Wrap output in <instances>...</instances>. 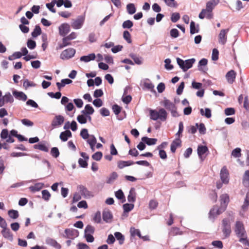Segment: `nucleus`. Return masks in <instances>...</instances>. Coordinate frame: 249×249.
I'll list each match as a JSON object with an SVG mask.
<instances>
[{"label": "nucleus", "mask_w": 249, "mask_h": 249, "mask_svg": "<svg viewBox=\"0 0 249 249\" xmlns=\"http://www.w3.org/2000/svg\"><path fill=\"white\" fill-rule=\"evenodd\" d=\"M56 0H53L50 3H46V6L47 8L52 12L55 13L56 12L55 9L53 8L55 4Z\"/></svg>", "instance_id": "43"}, {"label": "nucleus", "mask_w": 249, "mask_h": 249, "mask_svg": "<svg viewBox=\"0 0 249 249\" xmlns=\"http://www.w3.org/2000/svg\"><path fill=\"white\" fill-rule=\"evenodd\" d=\"M8 216L13 219H16L19 217V213L17 210L11 209L7 212Z\"/></svg>", "instance_id": "33"}, {"label": "nucleus", "mask_w": 249, "mask_h": 249, "mask_svg": "<svg viewBox=\"0 0 249 249\" xmlns=\"http://www.w3.org/2000/svg\"><path fill=\"white\" fill-rule=\"evenodd\" d=\"M144 87L148 90H149L151 92L156 93V91L154 89V85L149 81V79H147L146 81H145L143 83Z\"/></svg>", "instance_id": "30"}, {"label": "nucleus", "mask_w": 249, "mask_h": 249, "mask_svg": "<svg viewBox=\"0 0 249 249\" xmlns=\"http://www.w3.org/2000/svg\"><path fill=\"white\" fill-rule=\"evenodd\" d=\"M13 94L16 99L19 100L25 101L27 99L26 95L22 91H18L15 90L13 91Z\"/></svg>", "instance_id": "18"}, {"label": "nucleus", "mask_w": 249, "mask_h": 249, "mask_svg": "<svg viewBox=\"0 0 249 249\" xmlns=\"http://www.w3.org/2000/svg\"><path fill=\"white\" fill-rule=\"evenodd\" d=\"M115 238L119 241V243L120 245H122L124 243V236L120 232H115L114 233Z\"/></svg>", "instance_id": "35"}, {"label": "nucleus", "mask_w": 249, "mask_h": 249, "mask_svg": "<svg viewBox=\"0 0 249 249\" xmlns=\"http://www.w3.org/2000/svg\"><path fill=\"white\" fill-rule=\"evenodd\" d=\"M118 177L117 173L115 172H113L107 178L106 182L107 184H111Z\"/></svg>", "instance_id": "31"}, {"label": "nucleus", "mask_w": 249, "mask_h": 249, "mask_svg": "<svg viewBox=\"0 0 249 249\" xmlns=\"http://www.w3.org/2000/svg\"><path fill=\"white\" fill-rule=\"evenodd\" d=\"M89 138V139H88L87 142L89 144V145L96 144L97 142V140L94 135H90Z\"/></svg>", "instance_id": "59"}, {"label": "nucleus", "mask_w": 249, "mask_h": 249, "mask_svg": "<svg viewBox=\"0 0 249 249\" xmlns=\"http://www.w3.org/2000/svg\"><path fill=\"white\" fill-rule=\"evenodd\" d=\"M249 207V195L247 194L246 195V197L244 199L243 204L241 207V210L239 212V214L241 216H244V213L246 212Z\"/></svg>", "instance_id": "13"}, {"label": "nucleus", "mask_w": 249, "mask_h": 249, "mask_svg": "<svg viewBox=\"0 0 249 249\" xmlns=\"http://www.w3.org/2000/svg\"><path fill=\"white\" fill-rule=\"evenodd\" d=\"M134 205L132 203H125L123 205V209L124 213H128L134 208Z\"/></svg>", "instance_id": "41"}, {"label": "nucleus", "mask_w": 249, "mask_h": 249, "mask_svg": "<svg viewBox=\"0 0 249 249\" xmlns=\"http://www.w3.org/2000/svg\"><path fill=\"white\" fill-rule=\"evenodd\" d=\"M123 37L128 43H131L132 42L131 39V35L128 31H124L123 33Z\"/></svg>", "instance_id": "48"}, {"label": "nucleus", "mask_w": 249, "mask_h": 249, "mask_svg": "<svg viewBox=\"0 0 249 249\" xmlns=\"http://www.w3.org/2000/svg\"><path fill=\"white\" fill-rule=\"evenodd\" d=\"M234 231L238 238L246 236L247 235L244 224L242 222L240 221L236 222Z\"/></svg>", "instance_id": "3"}, {"label": "nucleus", "mask_w": 249, "mask_h": 249, "mask_svg": "<svg viewBox=\"0 0 249 249\" xmlns=\"http://www.w3.org/2000/svg\"><path fill=\"white\" fill-rule=\"evenodd\" d=\"M5 103H12L14 102V98L10 92H7L2 96Z\"/></svg>", "instance_id": "40"}, {"label": "nucleus", "mask_w": 249, "mask_h": 249, "mask_svg": "<svg viewBox=\"0 0 249 249\" xmlns=\"http://www.w3.org/2000/svg\"><path fill=\"white\" fill-rule=\"evenodd\" d=\"M162 103L163 106L169 111L172 110L176 107L175 104L168 99H164Z\"/></svg>", "instance_id": "26"}, {"label": "nucleus", "mask_w": 249, "mask_h": 249, "mask_svg": "<svg viewBox=\"0 0 249 249\" xmlns=\"http://www.w3.org/2000/svg\"><path fill=\"white\" fill-rule=\"evenodd\" d=\"M171 60L169 58H167L164 60L165 68L168 70H171L173 69V66L171 64Z\"/></svg>", "instance_id": "62"}, {"label": "nucleus", "mask_w": 249, "mask_h": 249, "mask_svg": "<svg viewBox=\"0 0 249 249\" xmlns=\"http://www.w3.org/2000/svg\"><path fill=\"white\" fill-rule=\"evenodd\" d=\"M130 232L131 236H138L139 238H141V234L140 231L139 229H136L134 227H131L130 229Z\"/></svg>", "instance_id": "44"}, {"label": "nucleus", "mask_w": 249, "mask_h": 249, "mask_svg": "<svg viewBox=\"0 0 249 249\" xmlns=\"http://www.w3.org/2000/svg\"><path fill=\"white\" fill-rule=\"evenodd\" d=\"M93 221L97 223H100L101 222V215L100 211H97L94 214L93 218Z\"/></svg>", "instance_id": "52"}, {"label": "nucleus", "mask_w": 249, "mask_h": 249, "mask_svg": "<svg viewBox=\"0 0 249 249\" xmlns=\"http://www.w3.org/2000/svg\"><path fill=\"white\" fill-rule=\"evenodd\" d=\"M27 45L28 48H29L31 50H33L35 49L36 47V42L35 41L31 39H29L27 41Z\"/></svg>", "instance_id": "55"}, {"label": "nucleus", "mask_w": 249, "mask_h": 249, "mask_svg": "<svg viewBox=\"0 0 249 249\" xmlns=\"http://www.w3.org/2000/svg\"><path fill=\"white\" fill-rule=\"evenodd\" d=\"M220 0H211L206 4V9L208 11H212L213 8L219 2Z\"/></svg>", "instance_id": "23"}, {"label": "nucleus", "mask_w": 249, "mask_h": 249, "mask_svg": "<svg viewBox=\"0 0 249 249\" xmlns=\"http://www.w3.org/2000/svg\"><path fill=\"white\" fill-rule=\"evenodd\" d=\"M180 18L179 13H173L171 15V20L173 23H176L179 19Z\"/></svg>", "instance_id": "53"}, {"label": "nucleus", "mask_w": 249, "mask_h": 249, "mask_svg": "<svg viewBox=\"0 0 249 249\" xmlns=\"http://www.w3.org/2000/svg\"><path fill=\"white\" fill-rule=\"evenodd\" d=\"M221 205L225 207H227L228 204L229 202V196L228 194H222L220 196Z\"/></svg>", "instance_id": "28"}, {"label": "nucleus", "mask_w": 249, "mask_h": 249, "mask_svg": "<svg viewBox=\"0 0 249 249\" xmlns=\"http://www.w3.org/2000/svg\"><path fill=\"white\" fill-rule=\"evenodd\" d=\"M150 119L157 121L159 119L161 121L164 122L167 118V112L164 108H160L159 110L155 109H149Z\"/></svg>", "instance_id": "1"}, {"label": "nucleus", "mask_w": 249, "mask_h": 249, "mask_svg": "<svg viewBox=\"0 0 249 249\" xmlns=\"http://www.w3.org/2000/svg\"><path fill=\"white\" fill-rule=\"evenodd\" d=\"M112 109L114 114L118 115L120 113L122 107L118 105L115 104L113 105Z\"/></svg>", "instance_id": "64"}, {"label": "nucleus", "mask_w": 249, "mask_h": 249, "mask_svg": "<svg viewBox=\"0 0 249 249\" xmlns=\"http://www.w3.org/2000/svg\"><path fill=\"white\" fill-rule=\"evenodd\" d=\"M219 56V51L217 49H213V50L212 54V59L213 61H216L218 59Z\"/></svg>", "instance_id": "56"}, {"label": "nucleus", "mask_w": 249, "mask_h": 249, "mask_svg": "<svg viewBox=\"0 0 249 249\" xmlns=\"http://www.w3.org/2000/svg\"><path fill=\"white\" fill-rule=\"evenodd\" d=\"M241 151L240 148H236L232 151L231 155L235 158H239L241 156Z\"/></svg>", "instance_id": "61"}, {"label": "nucleus", "mask_w": 249, "mask_h": 249, "mask_svg": "<svg viewBox=\"0 0 249 249\" xmlns=\"http://www.w3.org/2000/svg\"><path fill=\"white\" fill-rule=\"evenodd\" d=\"M75 50L73 48H68L64 50L60 54L62 59H69L72 58L75 53Z\"/></svg>", "instance_id": "7"}, {"label": "nucleus", "mask_w": 249, "mask_h": 249, "mask_svg": "<svg viewBox=\"0 0 249 249\" xmlns=\"http://www.w3.org/2000/svg\"><path fill=\"white\" fill-rule=\"evenodd\" d=\"M199 32V25L198 24L196 25V24L194 21H191L190 22V34L193 35L195 33H197Z\"/></svg>", "instance_id": "34"}, {"label": "nucleus", "mask_w": 249, "mask_h": 249, "mask_svg": "<svg viewBox=\"0 0 249 249\" xmlns=\"http://www.w3.org/2000/svg\"><path fill=\"white\" fill-rule=\"evenodd\" d=\"M115 196L119 200H121L123 203L125 201V198L123 191L121 189L118 190L115 192Z\"/></svg>", "instance_id": "38"}, {"label": "nucleus", "mask_w": 249, "mask_h": 249, "mask_svg": "<svg viewBox=\"0 0 249 249\" xmlns=\"http://www.w3.org/2000/svg\"><path fill=\"white\" fill-rule=\"evenodd\" d=\"M195 61L196 59L195 58H191L185 61L178 57L177 58L178 64L183 71H186L188 69L192 68Z\"/></svg>", "instance_id": "2"}, {"label": "nucleus", "mask_w": 249, "mask_h": 249, "mask_svg": "<svg viewBox=\"0 0 249 249\" xmlns=\"http://www.w3.org/2000/svg\"><path fill=\"white\" fill-rule=\"evenodd\" d=\"M220 178L223 183L227 184L229 181V172L225 166L222 167L220 171Z\"/></svg>", "instance_id": "10"}, {"label": "nucleus", "mask_w": 249, "mask_h": 249, "mask_svg": "<svg viewBox=\"0 0 249 249\" xmlns=\"http://www.w3.org/2000/svg\"><path fill=\"white\" fill-rule=\"evenodd\" d=\"M229 29H222L220 31L218 35V42L222 45H224L227 41L226 34L229 32Z\"/></svg>", "instance_id": "11"}, {"label": "nucleus", "mask_w": 249, "mask_h": 249, "mask_svg": "<svg viewBox=\"0 0 249 249\" xmlns=\"http://www.w3.org/2000/svg\"><path fill=\"white\" fill-rule=\"evenodd\" d=\"M208 63V60L206 58L201 59L198 62V70L202 72L206 73L208 68L205 67Z\"/></svg>", "instance_id": "16"}, {"label": "nucleus", "mask_w": 249, "mask_h": 249, "mask_svg": "<svg viewBox=\"0 0 249 249\" xmlns=\"http://www.w3.org/2000/svg\"><path fill=\"white\" fill-rule=\"evenodd\" d=\"M181 144V141L179 138L175 139L171 144V151L172 153L176 152L178 147L180 146Z\"/></svg>", "instance_id": "22"}, {"label": "nucleus", "mask_w": 249, "mask_h": 249, "mask_svg": "<svg viewBox=\"0 0 249 249\" xmlns=\"http://www.w3.org/2000/svg\"><path fill=\"white\" fill-rule=\"evenodd\" d=\"M1 233L4 238L9 240L11 242L13 240V235L9 229L7 228L4 230H2L1 231Z\"/></svg>", "instance_id": "17"}, {"label": "nucleus", "mask_w": 249, "mask_h": 249, "mask_svg": "<svg viewBox=\"0 0 249 249\" xmlns=\"http://www.w3.org/2000/svg\"><path fill=\"white\" fill-rule=\"evenodd\" d=\"M184 126L182 122H180L178 124V132L176 134V136H177V138H179L182 136V133L183 131Z\"/></svg>", "instance_id": "45"}, {"label": "nucleus", "mask_w": 249, "mask_h": 249, "mask_svg": "<svg viewBox=\"0 0 249 249\" xmlns=\"http://www.w3.org/2000/svg\"><path fill=\"white\" fill-rule=\"evenodd\" d=\"M136 193L134 188H131L129 191L128 196H127V200L129 203H134L136 201Z\"/></svg>", "instance_id": "19"}, {"label": "nucleus", "mask_w": 249, "mask_h": 249, "mask_svg": "<svg viewBox=\"0 0 249 249\" xmlns=\"http://www.w3.org/2000/svg\"><path fill=\"white\" fill-rule=\"evenodd\" d=\"M64 232L65 233V237L67 238L73 239L79 235V231L75 229H65Z\"/></svg>", "instance_id": "8"}, {"label": "nucleus", "mask_w": 249, "mask_h": 249, "mask_svg": "<svg viewBox=\"0 0 249 249\" xmlns=\"http://www.w3.org/2000/svg\"><path fill=\"white\" fill-rule=\"evenodd\" d=\"M96 56L95 53H91L87 55L82 56L80 58V60L85 63H88L91 60L95 59Z\"/></svg>", "instance_id": "25"}, {"label": "nucleus", "mask_w": 249, "mask_h": 249, "mask_svg": "<svg viewBox=\"0 0 249 249\" xmlns=\"http://www.w3.org/2000/svg\"><path fill=\"white\" fill-rule=\"evenodd\" d=\"M102 156L103 154L101 152H96L92 155V158L96 161H99L102 159Z\"/></svg>", "instance_id": "63"}, {"label": "nucleus", "mask_w": 249, "mask_h": 249, "mask_svg": "<svg viewBox=\"0 0 249 249\" xmlns=\"http://www.w3.org/2000/svg\"><path fill=\"white\" fill-rule=\"evenodd\" d=\"M95 231V229L94 227L92 226L91 225H87L84 231V234H93L94 233Z\"/></svg>", "instance_id": "46"}, {"label": "nucleus", "mask_w": 249, "mask_h": 249, "mask_svg": "<svg viewBox=\"0 0 249 249\" xmlns=\"http://www.w3.org/2000/svg\"><path fill=\"white\" fill-rule=\"evenodd\" d=\"M197 151L199 158L203 160L205 157H203V155L208 151V147L205 145H199L197 147Z\"/></svg>", "instance_id": "14"}, {"label": "nucleus", "mask_w": 249, "mask_h": 249, "mask_svg": "<svg viewBox=\"0 0 249 249\" xmlns=\"http://www.w3.org/2000/svg\"><path fill=\"white\" fill-rule=\"evenodd\" d=\"M215 208L214 207L213 209H212L209 212V219L213 221L214 220L215 217L217 215H216V213L215 211Z\"/></svg>", "instance_id": "58"}, {"label": "nucleus", "mask_w": 249, "mask_h": 249, "mask_svg": "<svg viewBox=\"0 0 249 249\" xmlns=\"http://www.w3.org/2000/svg\"><path fill=\"white\" fill-rule=\"evenodd\" d=\"M65 119L61 115H57L54 116L51 123V126L53 128L60 127L64 122Z\"/></svg>", "instance_id": "6"}, {"label": "nucleus", "mask_w": 249, "mask_h": 249, "mask_svg": "<svg viewBox=\"0 0 249 249\" xmlns=\"http://www.w3.org/2000/svg\"><path fill=\"white\" fill-rule=\"evenodd\" d=\"M126 9L128 13L130 15L134 14L136 11L135 5L133 3H129L126 5Z\"/></svg>", "instance_id": "39"}, {"label": "nucleus", "mask_w": 249, "mask_h": 249, "mask_svg": "<svg viewBox=\"0 0 249 249\" xmlns=\"http://www.w3.org/2000/svg\"><path fill=\"white\" fill-rule=\"evenodd\" d=\"M44 184L42 183H36L34 186H31L29 187L30 190L32 192H35L39 191L43 187Z\"/></svg>", "instance_id": "32"}, {"label": "nucleus", "mask_w": 249, "mask_h": 249, "mask_svg": "<svg viewBox=\"0 0 249 249\" xmlns=\"http://www.w3.org/2000/svg\"><path fill=\"white\" fill-rule=\"evenodd\" d=\"M103 219L106 223H109L113 218L111 212L108 209H105L102 213Z\"/></svg>", "instance_id": "15"}, {"label": "nucleus", "mask_w": 249, "mask_h": 249, "mask_svg": "<svg viewBox=\"0 0 249 249\" xmlns=\"http://www.w3.org/2000/svg\"><path fill=\"white\" fill-rule=\"evenodd\" d=\"M85 19V15H80L75 19H73L71 25L74 29H79L82 27Z\"/></svg>", "instance_id": "4"}, {"label": "nucleus", "mask_w": 249, "mask_h": 249, "mask_svg": "<svg viewBox=\"0 0 249 249\" xmlns=\"http://www.w3.org/2000/svg\"><path fill=\"white\" fill-rule=\"evenodd\" d=\"M80 136L83 139L87 140L90 135L88 133V129L83 128L80 132Z\"/></svg>", "instance_id": "54"}, {"label": "nucleus", "mask_w": 249, "mask_h": 249, "mask_svg": "<svg viewBox=\"0 0 249 249\" xmlns=\"http://www.w3.org/2000/svg\"><path fill=\"white\" fill-rule=\"evenodd\" d=\"M222 232L225 238L230 236L231 233V227L229 221L227 218L222 220Z\"/></svg>", "instance_id": "5"}, {"label": "nucleus", "mask_w": 249, "mask_h": 249, "mask_svg": "<svg viewBox=\"0 0 249 249\" xmlns=\"http://www.w3.org/2000/svg\"><path fill=\"white\" fill-rule=\"evenodd\" d=\"M70 42H69V40L66 38V37H64L62 40V43L61 44H59L58 46L57 47V49H62L63 48L70 45Z\"/></svg>", "instance_id": "42"}, {"label": "nucleus", "mask_w": 249, "mask_h": 249, "mask_svg": "<svg viewBox=\"0 0 249 249\" xmlns=\"http://www.w3.org/2000/svg\"><path fill=\"white\" fill-rule=\"evenodd\" d=\"M70 31V26L67 23H63L59 27V32L61 36H65Z\"/></svg>", "instance_id": "12"}, {"label": "nucleus", "mask_w": 249, "mask_h": 249, "mask_svg": "<svg viewBox=\"0 0 249 249\" xmlns=\"http://www.w3.org/2000/svg\"><path fill=\"white\" fill-rule=\"evenodd\" d=\"M72 137L71 132L70 130H65L62 132L59 136V138L63 142H66L69 138Z\"/></svg>", "instance_id": "24"}, {"label": "nucleus", "mask_w": 249, "mask_h": 249, "mask_svg": "<svg viewBox=\"0 0 249 249\" xmlns=\"http://www.w3.org/2000/svg\"><path fill=\"white\" fill-rule=\"evenodd\" d=\"M41 34V29L40 26L38 25H36L34 31L32 32V36L35 38Z\"/></svg>", "instance_id": "37"}, {"label": "nucleus", "mask_w": 249, "mask_h": 249, "mask_svg": "<svg viewBox=\"0 0 249 249\" xmlns=\"http://www.w3.org/2000/svg\"><path fill=\"white\" fill-rule=\"evenodd\" d=\"M196 125L197 126V129H198L200 134H204L206 133V127L204 124L201 123L198 125V124L196 123Z\"/></svg>", "instance_id": "51"}, {"label": "nucleus", "mask_w": 249, "mask_h": 249, "mask_svg": "<svg viewBox=\"0 0 249 249\" xmlns=\"http://www.w3.org/2000/svg\"><path fill=\"white\" fill-rule=\"evenodd\" d=\"M77 121L81 124H85L87 123V117L84 115H79L77 117Z\"/></svg>", "instance_id": "57"}, {"label": "nucleus", "mask_w": 249, "mask_h": 249, "mask_svg": "<svg viewBox=\"0 0 249 249\" xmlns=\"http://www.w3.org/2000/svg\"><path fill=\"white\" fill-rule=\"evenodd\" d=\"M133 26V23L130 20L124 21L122 24V27L124 29H129Z\"/></svg>", "instance_id": "49"}, {"label": "nucleus", "mask_w": 249, "mask_h": 249, "mask_svg": "<svg viewBox=\"0 0 249 249\" xmlns=\"http://www.w3.org/2000/svg\"><path fill=\"white\" fill-rule=\"evenodd\" d=\"M51 155L55 158H56L59 157L60 153L59 151V150L57 147H54L52 148L51 150Z\"/></svg>", "instance_id": "50"}, {"label": "nucleus", "mask_w": 249, "mask_h": 249, "mask_svg": "<svg viewBox=\"0 0 249 249\" xmlns=\"http://www.w3.org/2000/svg\"><path fill=\"white\" fill-rule=\"evenodd\" d=\"M235 111L234 108L228 107L225 109L224 113L226 115L230 116L235 114Z\"/></svg>", "instance_id": "60"}, {"label": "nucleus", "mask_w": 249, "mask_h": 249, "mask_svg": "<svg viewBox=\"0 0 249 249\" xmlns=\"http://www.w3.org/2000/svg\"><path fill=\"white\" fill-rule=\"evenodd\" d=\"M46 243L49 245L56 249H60L61 246L58 243L56 240L51 238H47L46 239Z\"/></svg>", "instance_id": "21"}, {"label": "nucleus", "mask_w": 249, "mask_h": 249, "mask_svg": "<svg viewBox=\"0 0 249 249\" xmlns=\"http://www.w3.org/2000/svg\"><path fill=\"white\" fill-rule=\"evenodd\" d=\"M42 198L45 201H48L51 197V194L47 190H43L41 192Z\"/></svg>", "instance_id": "47"}, {"label": "nucleus", "mask_w": 249, "mask_h": 249, "mask_svg": "<svg viewBox=\"0 0 249 249\" xmlns=\"http://www.w3.org/2000/svg\"><path fill=\"white\" fill-rule=\"evenodd\" d=\"M235 77L236 72L233 70L230 71L226 75V78L230 84H232L234 81Z\"/></svg>", "instance_id": "20"}, {"label": "nucleus", "mask_w": 249, "mask_h": 249, "mask_svg": "<svg viewBox=\"0 0 249 249\" xmlns=\"http://www.w3.org/2000/svg\"><path fill=\"white\" fill-rule=\"evenodd\" d=\"M142 141L146 143L148 145H152L156 143L157 140L155 138H149L147 137H143L142 138Z\"/></svg>", "instance_id": "29"}, {"label": "nucleus", "mask_w": 249, "mask_h": 249, "mask_svg": "<svg viewBox=\"0 0 249 249\" xmlns=\"http://www.w3.org/2000/svg\"><path fill=\"white\" fill-rule=\"evenodd\" d=\"M200 113L202 116H204L207 118L211 117V110L209 108H205V110L203 108L200 109Z\"/></svg>", "instance_id": "36"}, {"label": "nucleus", "mask_w": 249, "mask_h": 249, "mask_svg": "<svg viewBox=\"0 0 249 249\" xmlns=\"http://www.w3.org/2000/svg\"><path fill=\"white\" fill-rule=\"evenodd\" d=\"M78 189L79 190L81 195H82L85 198H90L93 196L92 193L89 191L86 187L83 185L78 186Z\"/></svg>", "instance_id": "9"}, {"label": "nucleus", "mask_w": 249, "mask_h": 249, "mask_svg": "<svg viewBox=\"0 0 249 249\" xmlns=\"http://www.w3.org/2000/svg\"><path fill=\"white\" fill-rule=\"evenodd\" d=\"M242 183L243 185L248 187L249 186V170H246L242 178Z\"/></svg>", "instance_id": "27"}]
</instances>
